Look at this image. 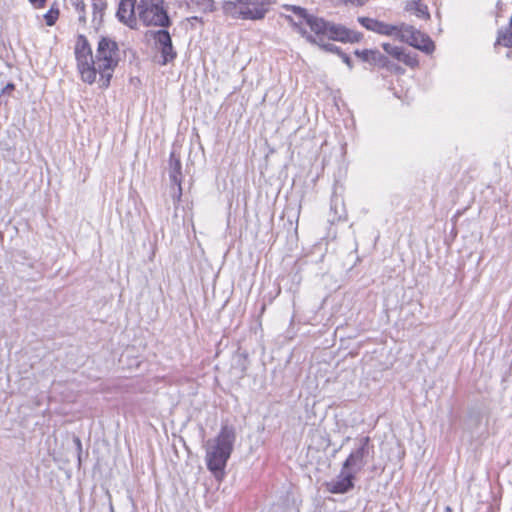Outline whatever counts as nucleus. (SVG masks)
Here are the masks:
<instances>
[{
  "instance_id": "nucleus-1",
  "label": "nucleus",
  "mask_w": 512,
  "mask_h": 512,
  "mask_svg": "<svg viewBox=\"0 0 512 512\" xmlns=\"http://www.w3.org/2000/svg\"><path fill=\"white\" fill-rule=\"evenodd\" d=\"M236 439L235 430L230 426H222L219 434L205 445L206 465L215 478L221 480L225 474L227 461L231 456Z\"/></svg>"
},
{
  "instance_id": "nucleus-2",
  "label": "nucleus",
  "mask_w": 512,
  "mask_h": 512,
  "mask_svg": "<svg viewBox=\"0 0 512 512\" xmlns=\"http://www.w3.org/2000/svg\"><path fill=\"white\" fill-rule=\"evenodd\" d=\"M119 49L117 43L110 38H102L98 42L96 55L92 69L94 70V82L96 75H100V86L108 87L112 78L114 69L119 62Z\"/></svg>"
},
{
  "instance_id": "nucleus-3",
  "label": "nucleus",
  "mask_w": 512,
  "mask_h": 512,
  "mask_svg": "<svg viewBox=\"0 0 512 512\" xmlns=\"http://www.w3.org/2000/svg\"><path fill=\"white\" fill-rule=\"evenodd\" d=\"M307 25L316 34L318 41H322V37L331 40L355 43L361 39L359 32L347 29L342 25L333 24L313 15L307 17Z\"/></svg>"
},
{
  "instance_id": "nucleus-4",
  "label": "nucleus",
  "mask_w": 512,
  "mask_h": 512,
  "mask_svg": "<svg viewBox=\"0 0 512 512\" xmlns=\"http://www.w3.org/2000/svg\"><path fill=\"white\" fill-rule=\"evenodd\" d=\"M273 0H228L224 10L236 18L244 20H261L269 11Z\"/></svg>"
},
{
  "instance_id": "nucleus-5",
  "label": "nucleus",
  "mask_w": 512,
  "mask_h": 512,
  "mask_svg": "<svg viewBox=\"0 0 512 512\" xmlns=\"http://www.w3.org/2000/svg\"><path fill=\"white\" fill-rule=\"evenodd\" d=\"M137 15L145 26L166 28L171 24L164 0H140Z\"/></svg>"
},
{
  "instance_id": "nucleus-6",
  "label": "nucleus",
  "mask_w": 512,
  "mask_h": 512,
  "mask_svg": "<svg viewBox=\"0 0 512 512\" xmlns=\"http://www.w3.org/2000/svg\"><path fill=\"white\" fill-rule=\"evenodd\" d=\"M374 454L375 448L370 437L361 436L355 439L354 447L342 466L357 475L374 459Z\"/></svg>"
},
{
  "instance_id": "nucleus-7",
  "label": "nucleus",
  "mask_w": 512,
  "mask_h": 512,
  "mask_svg": "<svg viewBox=\"0 0 512 512\" xmlns=\"http://www.w3.org/2000/svg\"><path fill=\"white\" fill-rule=\"evenodd\" d=\"M77 69L82 80L88 84L94 83V56L92 49L83 35H79L74 46Z\"/></svg>"
},
{
  "instance_id": "nucleus-8",
  "label": "nucleus",
  "mask_w": 512,
  "mask_h": 512,
  "mask_svg": "<svg viewBox=\"0 0 512 512\" xmlns=\"http://www.w3.org/2000/svg\"><path fill=\"white\" fill-rule=\"evenodd\" d=\"M400 41L408 43L427 54L432 53L435 49L433 41L425 34L415 29L411 25H398L395 35Z\"/></svg>"
},
{
  "instance_id": "nucleus-9",
  "label": "nucleus",
  "mask_w": 512,
  "mask_h": 512,
  "mask_svg": "<svg viewBox=\"0 0 512 512\" xmlns=\"http://www.w3.org/2000/svg\"><path fill=\"white\" fill-rule=\"evenodd\" d=\"M355 476V473L342 467L337 478L326 483V489L333 494H344L354 487Z\"/></svg>"
},
{
  "instance_id": "nucleus-10",
  "label": "nucleus",
  "mask_w": 512,
  "mask_h": 512,
  "mask_svg": "<svg viewBox=\"0 0 512 512\" xmlns=\"http://www.w3.org/2000/svg\"><path fill=\"white\" fill-rule=\"evenodd\" d=\"M153 38L157 48L161 51L163 65L176 58L177 54L173 48L171 36L167 30L161 29L154 32Z\"/></svg>"
},
{
  "instance_id": "nucleus-11",
  "label": "nucleus",
  "mask_w": 512,
  "mask_h": 512,
  "mask_svg": "<svg viewBox=\"0 0 512 512\" xmlns=\"http://www.w3.org/2000/svg\"><path fill=\"white\" fill-rule=\"evenodd\" d=\"M137 1L136 0H121L117 10V18L120 22L124 23L130 28L137 27Z\"/></svg>"
},
{
  "instance_id": "nucleus-12",
  "label": "nucleus",
  "mask_w": 512,
  "mask_h": 512,
  "mask_svg": "<svg viewBox=\"0 0 512 512\" xmlns=\"http://www.w3.org/2000/svg\"><path fill=\"white\" fill-rule=\"evenodd\" d=\"M358 22L367 30L387 36H395L398 25H391L369 17H359Z\"/></svg>"
},
{
  "instance_id": "nucleus-13",
  "label": "nucleus",
  "mask_w": 512,
  "mask_h": 512,
  "mask_svg": "<svg viewBox=\"0 0 512 512\" xmlns=\"http://www.w3.org/2000/svg\"><path fill=\"white\" fill-rule=\"evenodd\" d=\"M382 48L384 51L397 59L398 61L403 62L405 65L410 67H415L418 65V60L415 54L406 53L403 48L391 45L389 43H383Z\"/></svg>"
},
{
  "instance_id": "nucleus-14",
  "label": "nucleus",
  "mask_w": 512,
  "mask_h": 512,
  "mask_svg": "<svg viewBox=\"0 0 512 512\" xmlns=\"http://www.w3.org/2000/svg\"><path fill=\"white\" fill-rule=\"evenodd\" d=\"M169 178L170 181L177 186V195L176 200L180 201L182 195L181 188V161L180 158L175 154V152H171L169 159Z\"/></svg>"
},
{
  "instance_id": "nucleus-15",
  "label": "nucleus",
  "mask_w": 512,
  "mask_h": 512,
  "mask_svg": "<svg viewBox=\"0 0 512 512\" xmlns=\"http://www.w3.org/2000/svg\"><path fill=\"white\" fill-rule=\"evenodd\" d=\"M355 54L357 57L361 58L363 61L377 63L382 66H386L387 59L377 50H356Z\"/></svg>"
},
{
  "instance_id": "nucleus-16",
  "label": "nucleus",
  "mask_w": 512,
  "mask_h": 512,
  "mask_svg": "<svg viewBox=\"0 0 512 512\" xmlns=\"http://www.w3.org/2000/svg\"><path fill=\"white\" fill-rule=\"evenodd\" d=\"M299 32L301 33V35L303 37H305V39L312 43V44H317L319 45L323 50L325 51H328V52H331V53H336V54H340V49L339 47H337L336 45L332 44V43H322V41H318L317 38L311 34H309L306 30L302 29V28H299Z\"/></svg>"
},
{
  "instance_id": "nucleus-17",
  "label": "nucleus",
  "mask_w": 512,
  "mask_h": 512,
  "mask_svg": "<svg viewBox=\"0 0 512 512\" xmlns=\"http://www.w3.org/2000/svg\"><path fill=\"white\" fill-rule=\"evenodd\" d=\"M422 0H411L409 1L405 9L407 11H413L419 18H429V12L426 5L421 3Z\"/></svg>"
},
{
  "instance_id": "nucleus-18",
  "label": "nucleus",
  "mask_w": 512,
  "mask_h": 512,
  "mask_svg": "<svg viewBox=\"0 0 512 512\" xmlns=\"http://www.w3.org/2000/svg\"><path fill=\"white\" fill-rule=\"evenodd\" d=\"M60 11L58 8H54L53 6L44 14L45 22L48 26H52L55 24L59 17Z\"/></svg>"
},
{
  "instance_id": "nucleus-19",
  "label": "nucleus",
  "mask_w": 512,
  "mask_h": 512,
  "mask_svg": "<svg viewBox=\"0 0 512 512\" xmlns=\"http://www.w3.org/2000/svg\"><path fill=\"white\" fill-rule=\"evenodd\" d=\"M72 6L75 11L78 13L79 22H85V4L83 0H71Z\"/></svg>"
},
{
  "instance_id": "nucleus-20",
  "label": "nucleus",
  "mask_w": 512,
  "mask_h": 512,
  "mask_svg": "<svg viewBox=\"0 0 512 512\" xmlns=\"http://www.w3.org/2000/svg\"><path fill=\"white\" fill-rule=\"evenodd\" d=\"M497 42L505 47L512 46V32L506 31L504 33L499 34L497 38Z\"/></svg>"
},
{
  "instance_id": "nucleus-21",
  "label": "nucleus",
  "mask_w": 512,
  "mask_h": 512,
  "mask_svg": "<svg viewBox=\"0 0 512 512\" xmlns=\"http://www.w3.org/2000/svg\"><path fill=\"white\" fill-rule=\"evenodd\" d=\"M92 6H93V13L96 16V14H99L102 16L103 11L106 8V1L105 0H92Z\"/></svg>"
},
{
  "instance_id": "nucleus-22",
  "label": "nucleus",
  "mask_w": 512,
  "mask_h": 512,
  "mask_svg": "<svg viewBox=\"0 0 512 512\" xmlns=\"http://www.w3.org/2000/svg\"><path fill=\"white\" fill-rule=\"evenodd\" d=\"M286 9L291 10L294 14L303 18L305 21L307 20V17L310 16L305 8L299 6H287Z\"/></svg>"
},
{
  "instance_id": "nucleus-23",
  "label": "nucleus",
  "mask_w": 512,
  "mask_h": 512,
  "mask_svg": "<svg viewBox=\"0 0 512 512\" xmlns=\"http://www.w3.org/2000/svg\"><path fill=\"white\" fill-rule=\"evenodd\" d=\"M341 4L355 6V7H362L366 5L369 0H337Z\"/></svg>"
},
{
  "instance_id": "nucleus-24",
  "label": "nucleus",
  "mask_w": 512,
  "mask_h": 512,
  "mask_svg": "<svg viewBox=\"0 0 512 512\" xmlns=\"http://www.w3.org/2000/svg\"><path fill=\"white\" fill-rule=\"evenodd\" d=\"M73 443L75 445V453H76V457L78 459V462L80 463L81 462V450H82V444H81V441L78 437H73Z\"/></svg>"
},
{
  "instance_id": "nucleus-25",
  "label": "nucleus",
  "mask_w": 512,
  "mask_h": 512,
  "mask_svg": "<svg viewBox=\"0 0 512 512\" xmlns=\"http://www.w3.org/2000/svg\"><path fill=\"white\" fill-rule=\"evenodd\" d=\"M34 8H42L45 5L46 0H28Z\"/></svg>"
},
{
  "instance_id": "nucleus-26",
  "label": "nucleus",
  "mask_w": 512,
  "mask_h": 512,
  "mask_svg": "<svg viewBox=\"0 0 512 512\" xmlns=\"http://www.w3.org/2000/svg\"><path fill=\"white\" fill-rule=\"evenodd\" d=\"M339 56L342 58L343 62L347 64L349 68L352 67L350 57L347 54L340 52Z\"/></svg>"
},
{
  "instance_id": "nucleus-27",
  "label": "nucleus",
  "mask_w": 512,
  "mask_h": 512,
  "mask_svg": "<svg viewBox=\"0 0 512 512\" xmlns=\"http://www.w3.org/2000/svg\"><path fill=\"white\" fill-rule=\"evenodd\" d=\"M6 89H14V85L11 83L7 84Z\"/></svg>"
},
{
  "instance_id": "nucleus-28",
  "label": "nucleus",
  "mask_w": 512,
  "mask_h": 512,
  "mask_svg": "<svg viewBox=\"0 0 512 512\" xmlns=\"http://www.w3.org/2000/svg\"><path fill=\"white\" fill-rule=\"evenodd\" d=\"M446 510H447V512H451V508L450 507H447Z\"/></svg>"
},
{
  "instance_id": "nucleus-29",
  "label": "nucleus",
  "mask_w": 512,
  "mask_h": 512,
  "mask_svg": "<svg viewBox=\"0 0 512 512\" xmlns=\"http://www.w3.org/2000/svg\"><path fill=\"white\" fill-rule=\"evenodd\" d=\"M510 26L512 28V16H511V19H510Z\"/></svg>"
}]
</instances>
